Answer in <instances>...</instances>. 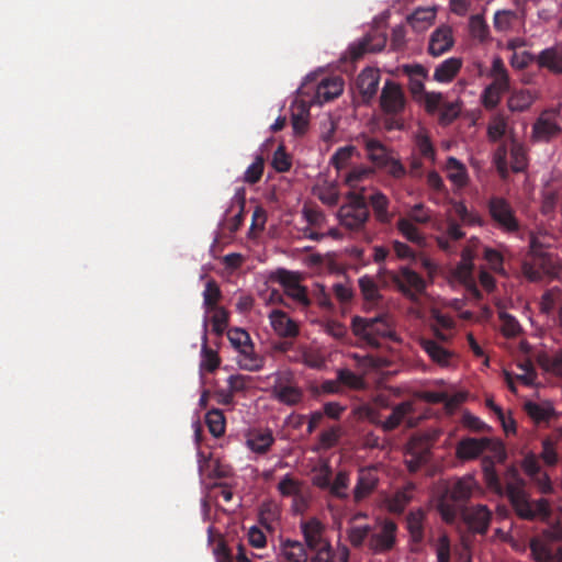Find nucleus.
<instances>
[{
	"label": "nucleus",
	"mask_w": 562,
	"mask_h": 562,
	"mask_svg": "<svg viewBox=\"0 0 562 562\" xmlns=\"http://www.w3.org/2000/svg\"><path fill=\"white\" fill-rule=\"evenodd\" d=\"M497 136L504 137V144L494 157L501 176H506L508 167L516 172L522 170L526 166L525 150L513 127L503 117H494V139Z\"/></svg>",
	"instance_id": "nucleus-1"
},
{
	"label": "nucleus",
	"mask_w": 562,
	"mask_h": 562,
	"mask_svg": "<svg viewBox=\"0 0 562 562\" xmlns=\"http://www.w3.org/2000/svg\"><path fill=\"white\" fill-rule=\"evenodd\" d=\"M477 486L473 476L467 475L458 479L442 495L438 504V510L442 519L453 524L459 519V514L465 508V504Z\"/></svg>",
	"instance_id": "nucleus-2"
},
{
	"label": "nucleus",
	"mask_w": 562,
	"mask_h": 562,
	"mask_svg": "<svg viewBox=\"0 0 562 562\" xmlns=\"http://www.w3.org/2000/svg\"><path fill=\"white\" fill-rule=\"evenodd\" d=\"M351 328L357 337L373 348H379L383 339L396 340L393 323L387 314L371 318L355 316Z\"/></svg>",
	"instance_id": "nucleus-3"
},
{
	"label": "nucleus",
	"mask_w": 562,
	"mask_h": 562,
	"mask_svg": "<svg viewBox=\"0 0 562 562\" xmlns=\"http://www.w3.org/2000/svg\"><path fill=\"white\" fill-rule=\"evenodd\" d=\"M346 200L347 202L338 210L339 223L346 229L359 232L364 228L370 217L363 189L360 191H350L346 195Z\"/></svg>",
	"instance_id": "nucleus-4"
},
{
	"label": "nucleus",
	"mask_w": 562,
	"mask_h": 562,
	"mask_svg": "<svg viewBox=\"0 0 562 562\" xmlns=\"http://www.w3.org/2000/svg\"><path fill=\"white\" fill-rule=\"evenodd\" d=\"M507 495L516 513L521 518H540L546 520L550 516V506L548 501L540 498L536 502H531L521 486H508Z\"/></svg>",
	"instance_id": "nucleus-5"
},
{
	"label": "nucleus",
	"mask_w": 562,
	"mask_h": 562,
	"mask_svg": "<svg viewBox=\"0 0 562 562\" xmlns=\"http://www.w3.org/2000/svg\"><path fill=\"white\" fill-rule=\"evenodd\" d=\"M531 257L524 263V274L530 281H541L543 278H555L560 272L557 259L548 252H542L531 243Z\"/></svg>",
	"instance_id": "nucleus-6"
},
{
	"label": "nucleus",
	"mask_w": 562,
	"mask_h": 562,
	"mask_svg": "<svg viewBox=\"0 0 562 562\" xmlns=\"http://www.w3.org/2000/svg\"><path fill=\"white\" fill-rule=\"evenodd\" d=\"M469 249L462 251V259L451 272V282L463 286L468 300L479 302L482 293L474 277V265Z\"/></svg>",
	"instance_id": "nucleus-7"
},
{
	"label": "nucleus",
	"mask_w": 562,
	"mask_h": 562,
	"mask_svg": "<svg viewBox=\"0 0 562 562\" xmlns=\"http://www.w3.org/2000/svg\"><path fill=\"white\" fill-rule=\"evenodd\" d=\"M397 525L391 519L371 526L368 550L372 554H385L396 544Z\"/></svg>",
	"instance_id": "nucleus-8"
},
{
	"label": "nucleus",
	"mask_w": 562,
	"mask_h": 562,
	"mask_svg": "<svg viewBox=\"0 0 562 562\" xmlns=\"http://www.w3.org/2000/svg\"><path fill=\"white\" fill-rule=\"evenodd\" d=\"M271 280L280 283L284 294L299 306L307 308L311 305L307 289L301 284V274L280 268L271 274Z\"/></svg>",
	"instance_id": "nucleus-9"
},
{
	"label": "nucleus",
	"mask_w": 562,
	"mask_h": 562,
	"mask_svg": "<svg viewBox=\"0 0 562 562\" xmlns=\"http://www.w3.org/2000/svg\"><path fill=\"white\" fill-rule=\"evenodd\" d=\"M385 273L406 297L416 299L426 289L424 278L409 267L403 266L397 271H385Z\"/></svg>",
	"instance_id": "nucleus-10"
},
{
	"label": "nucleus",
	"mask_w": 562,
	"mask_h": 562,
	"mask_svg": "<svg viewBox=\"0 0 562 562\" xmlns=\"http://www.w3.org/2000/svg\"><path fill=\"white\" fill-rule=\"evenodd\" d=\"M425 110L434 114L439 112V123L441 125L451 124L460 114L461 104L459 101L447 102L440 92H427L424 95Z\"/></svg>",
	"instance_id": "nucleus-11"
},
{
	"label": "nucleus",
	"mask_w": 562,
	"mask_h": 562,
	"mask_svg": "<svg viewBox=\"0 0 562 562\" xmlns=\"http://www.w3.org/2000/svg\"><path fill=\"white\" fill-rule=\"evenodd\" d=\"M406 105V98L402 87L387 79L382 88L380 94V106L382 111L387 115L401 114Z\"/></svg>",
	"instance_id": "nucleus-12"
},
{
	"label": "nucleus",
	"mask_w": 562,
	"mask_h": 562,
	"mask_svg": "<svg viewBox=\"0 0 562 562\" xmlns=\"http://www.w3.org/2000/svg\"><path fill=\"white\" fill-rule=\"evenodd\" d=\"M271 395L278 402L294 406L303 400V391L291 382L289 374L277 373L274 384L271 387Z\"/></svg>",
	"instance_id": "nucleus-13"
},
{
	"label": "nucleus",
	"mask_w": 562,
	"mask_h": 562,
	"mask_svg": "<svg viewBox=\"0 0 562 562\" xmlns=\"http://www.w3.org/2000/svg\"><path fill=\"white\" fill-rule=\"evenodd\" d=\"M560 109L543 111L532 126V137L538 142H548L561 132Z\"/></svg>",
	"instance_id": "nucleus-14"
},
{
	"label": "nucleus",
	"mask_w": 562,
	"mask_h": 562,
	"mask_svg": "<svg viewBox=\"0 0 562 562\" xmlns=\"http://www.w3.org/2000/svg\"><path fill=\"white\" fill-rule=\"evenodd\" d=\"M470 530L476 533H484L487 530L491 513L486 506L477 505L474 507H465L459 514Z\"/></svg>",
	"instance_id": "nucleus-15"
},
{
	"label": "nucleus",
	"mask_w": 562,
	"mask_h": 562,
	"mask_svg": "<svg viewBox=\"0 0 562 562\" xmlns=\"http://www.w3.org/2000/svg\"><path fill=\"white\" fill-rule=\"evenodd\" d=\"M386 44V37L383 34H368L362 40L350 45L348 53L352 61L362 58L367 53L381 52Z\"/></svg>",
	"instance_id": "nucleus-16"
},
{
	"label": "nucleus",
	"mask_w": 562,
	"mask_h": 562,
	"mask_svg": "<svg viewBox=\"0 0 562 562\" xmlns=\"http://www.w3.org/2000/svg\"><path fill=\"white\" fill-rule=\"evenodd\" d=\"M380 83V72L367 67L357 77L356 85L364 103H369L376 94Z\"/></svg>",
	"instance_id": "nucleus-17"
},
{
	"label": "nucleus",
	"mask_w": 562,
	"mask_h": 562,
	"mask_svg": "<svg viewBox=\"0 0 562 562\" xmlns=\"http://www.w3.org/2000/svg\"><path fill=\"white\" fill-rule=\"evenodd\" d=\"M270 325L282 338H295L300 334L299 324L281 310H272L269 314Z\"/></svg>",
	"instance_id": "nucleus-18"
},
{
	"label": "nucleus",
	"mask_w": 562,
	"mask_h": 562,
	"mask_svg": "<svg viewBox=\"0 0 562 562\" xmlns=\"http://www.w3.org/2000/svg\"><path fill=\"white\" fill-rule=\"evenodd\" d=\"M379 477L373 468L360 469L357 484L353 490V499L356 503L367 498L378 486Z\"/></svg>",
	"instance_id": "nucleus-19"
},
{
	"label": "nucleus",
	"mask_w": 562,
	"mask_h": 562,
	"mask_svg": "<svg viewBox=\"0 0 562 562\" xmlns=\"http://www.w3.org/2000/svg\"><path fill=\"white\" fill-rule=\"evenodd\" d=\"M491 438H464L457 445L456 454L460 460H472L483 453L491 445Z\"/></svg>",
	"instance_id": "nucleus-20"
},
{
	"label": "nucleus",
	"mask_w": 562,
	"mask_h": 562,
	"mask_svg": "<svg viewBox=\"0 0 562 562\" xmlns=\"http://www.w3.org/2000/svg\"><path fill=\"white\" fill-rule=\"evenodd\" d=\"M420 346L429 358L440 367H449L454 359V353L435 339L423 338Z\"/></svg>",
	"instance_id": "nucleus-21"
},
{
	"label": "nucleus",
	"mask_w": 562,
	"mask_h": 562,
	"mask_svg": "<svg viewBox=\"0 0 562 562\" xmlns=\"http://www.w3.org/2000/svg\"><path fill=\"white\" fill-rule=\"evenodd\" d=\"M452 30L448 25L436 29L429 40L428 52L432 56H440L453 46Z\"/></svg>",
	"instance_id": "nucleus-22"
},
{
	"label": "nucleus",
	"mask_w": 562,
	"mask_h": 562,
	"mask_svg": "<svg viewBox=\"0 0 562 562\" xmlns=\"http://www.w3.org/2000/svg\"><path fill=\"white\" fill-rule=\"evenodd\" d=\"M344 90V81L339 77L323 79L316 87L315 101L318 103L329 102L338 98Z\"/></svg>",
	"instance_id": "nucleus-23"
},
{
	"label": "nucleus",
	"mask_w": 562,
	"mask_h": 562,
	"mask_svg": "<svg viewBox=\"0 0 562 562\" xmlns=\"http://www.w3.org/2000/svg\"><path fill=\"white\" fill-rule=\"evenodd\" d=\"M301 529H302L306 546L311 550H315V549L322 547L324 543H329L328 541L324 540V538H323L324 526L322 525V522L318 519L311 518L306 521H303L301 524Z\"/></svg>",
	"instance_id": "nucleus-24"
},
{
	"label": "nucleus",
	"mask_w": 562,
	"mask_h": 562,
	"mask_svg": "<svg viewBox=\"0 0 562 562\" xmlns=\"http://www.w3.org/2000/svg\"><path fill=\"white\" fill-rule=\"evenodd\" d=\"M539 94L531 89H515L510 92L507 106L512 112H522L531 106Z\"/></svg>",
	"instance_id": "nucleus-25"
},
{
	"label": "nucleus",
	"mask_w": 562,
	"mask_h": 562,
	"mask_svg": "<svg viewBox=\"0 0 562 562\" xmlns=\"http://www.w3.org/2000/svg\"><path fill=\"white\" fill-rule=\"evenodd\" d=\"M413 403L409 401L395 405L391 415L383 422L371 418V422L381 426L384 431H391L400 426L404 418L413 412Z\"/></svg>",
	"instance_id": "nucleus-26"
},
{
	"label": "nucleus",
	"mask_w": 562,
	"mask_h": 562,
	"mask_svg": "<svg viewBox=\"0 0 562 562\" xmlns=\"http://www.w3.org/2000/svg\"><path fill=\"white\" fill-rule=\"evenodd\" d=\"M537 63L554 74H562V43L543 49L538 55Z\"/></svg>",
	"instance_id": "nucleus-27"
},
{
	"label": "nucleus",
	"mask_w": 562,
	"mask_h": 562,
	"mask_svg": "<svg viewBox=\"0 0 562 562\" xmlns=\"http://www.w3.org/2000/svg\"><path fill=\"white\" fill-rule=\"evenodd\" d=\"M303 483L294 479L292 475H284L278 483V491L282 496L294 498V505L299 507V504H305L304 495L302 492Z\"/></svg>",
	"instance_id": "nucleus-28"
},
{
	"label": "nucleus",
	"mask_w": 562,
	"mask_h": 562,
	"mask_svg": "<svg viewBox=\"0 0 562 562\" xmlns=\"http://www.w3.org/2000/svg\"><path fill=\"white\" fill-rule=\"evenodd\" d=\"M368 201L373 209L378 222L383 224L391 223L393 214L389 211L390 200L384 193L381 191H374L369 198H367V202Z\"/></svg>",
	"instance_id": "nucleus-29"
},
{
	"label": "nucleus",
	"mask_w": 562,
	"mask_h": 562,
	"mask_svg": "<svg viewBox=\"0 0 562 562\" xmlns=\"http://www.w3.org/2000/svg\"><path fill=\"white\" fill-rule=\"evenodd\" d=\"M422 398L430 404L442 403L445 404L446 409L451 413L464 401V395L456 394L450 396L448 393L441 391H424Z\"/></svg>",
	"instance_id": "nucleus-30"
},
{
	"label": "nucleus",
	"mask_w": 562,
	"mask_h": 562,
	"mask_svg": "<svg viewBox=\"0 0 562 562\" xmlns=\"http://www.w3.org/2000/svg\"><path fill=\"white\" fill-rule=\"evenodd\" d=\"M494 222H497L499 227L505 232H513L517 229L518 224L514 217L510 207L503 201L494 200Z\"/></svg>",
	"instance_id": "nucleus-31"
},
{
	"label": "nucleus",
	"mask_w": 562,
	"mask_h": 562,
	"mask_svg": "<svg viewBox=\"0 0 562 562\" xmlns=\"http://www.w3.org/2000/svg\"><path fill=\"white\" fill-rule=\"evenodd\" d=\"M213 553L217 562H251L247 558L246 549L241 543L237 546V553L234 555L223 539L217 542Z\"/></svg>",
	"instance_id": "nucleus-32"
},
{
	"label": "nucleus",
	"mask_w": 562,
	"mask_h": 562,
	"mask_svg": "<svg viewBox=\"0 0 562 562\" xmlns=\"http://www.w3.org/2000/svg\"><path fill=\"white\" fill-rule=\"evenodd\" d=\"M364 148L368 158L378 168L387 164L389 159L392 157L389 149L380 140L374 138H367L364 142Z\"/></svg>",
	"instance_id": "nucleus-33"
},
{
	"label": "nucleus",
	"mask_w": 562,
	"mask_h": 562,
	"mask_svg": "<svg viewBox=\"0 0 562 562\" xmlns=\"http://www.w3.org/2000/svg\"><path fill=\"white\" fill-rule=\"evenodd\" d=\"M462 60L458 57H450L439 64L434 72V79L438 82H450L460 71Z\"/></svg>",
	"instance_id": "nucleus-34"
},
{
	"label": "nucleus",
	"mask_w": 562,
	"mask_h": 562,
	"mask_svg": "<svg viewBox=\"0 0 562 562\" xmlns=\"http://www.w3.org/2000/svg\"><path fill=\"white\" fill-rule=\"evenodd\" d=\"M464 237V233L462 232L460 225L451 221L448 223L447 232L445 235L437 237V244L440 249L445 250L448 254L454 252L456 247L454 243L462 239Z\"/></svg>",
	"instance_id": "nucleus-35"
},
{
	"label": "nucleus",
	"mask_w": 562,
	"mask_h": 562,
	"mask_svg": "<svg viewBox=\"0 0 562 562\" xmlns=\"http://www.w3.org/2000/svg\"><path fill=\"white\" fill-rule=\"evenodd\" d=\"M274 442V438L272 436L271 430L266 429L263 431H254L249 435L247 439L248 448L256 453H266L272 443Z\"/></svg>",
	"instance_id": "nucleus-36"
},
{
	"label": "nucleus",
	"mask_w": 562,
	"mask_h": 562,
	"mask_svg": "<svg viewBox=\"0 0 562 562\" xmlns=\"http://www.w3.org/2000/svg\"><path fill=\"white\" fill-rule=\"evenodd\" d=\"M310 106L303 102H295L292 108V127L295 134H304L308 126Z\"/></svg>",
	"instance_id": "nucleus-37"
},
{
	"label": "nucleus",
	"mask_w": 562,
	"mask_h": 562,
	"mask_svg": "<svg viewBox=\"0 0 562 562\" xmlns=\"http://www.w3.org/2000/svg\"><path fill=\"white\" fill-rule=\"evenodd\" d=\"M281 553L286 562H306L307 554L304 544L296 540H285L281 543Z\"/></svg>",
	"instance_id": "nucleus-38"
},
{
	"label": "nucleus",
	"mask_w": 562,
	"mask_h": 562,
	"mask_svg": "<svg viewBox=\"0 0 562 562\" xmlns=\"http://www.w3.org/2000/svg\"><path fill=\"white\" fill-rule=\"evenodd\" d=\"M436 18L434 8H418L409 16L408 23L418 32L427 29Z\"/></svg>",
	"instance_id": "nucleus-39"
},
{
	"label": "nucleus",
	"mask_w": 562,
	"mask_h": 562,
	"mask_svg": "<svg viewBox=\"0 0 562 562\" xmlns=\"http://www.w3.org/2000/svg\"><path fill=\"white\" fill-rule=\"evenodd\" d=\"M238 351L240 353L238 362L243 369L248 371H259L263 368L265 358L254 351V345L251 341L249 342V349L240 348Z\"/></svg>",
	"instance_id": "nucleus-40"
},
{
	"label": "nucleus",
	"mask_w": 562,
	"mask_h": 562,
	"mask_svg": "<svg viewBox=\"0 0 562 562\" xmlns=\"http://www.w3.org/2000/svg\"><path fill=\"white\" fill-rule=\"evenodd\" d=\"M238 351L240 353L238 362L243 369L248 371H259L263 368L265 358L254 351V345L251 341L249 342V349L240 348Z\"/></svg>",
	"instance_id": "nucleus-41"
},
{
	"label": "nucleus",
	"mask_w": 562,
	"mask_h": 562,
	"mask_svg": "<svg viewBox=\"0 0 562 562\" xmlns=\"http://www.w3.org/2000/svg\"><path fill=\"white\" fill-rule=\"evenodd\" d=\"M522 42L520 40H514L508 43V49L513 50L512 55L509 56L512 66L518 69H521L529 65L533 56L525 50V49H517L521 48Z\"/></svg>",
	"instance_id": "nucleus-42"
},
{
	"label": "nucleus",
	"mask_w": 562,
	"mask_h": 562,
	"mask_svg": "<svg viewBox=\"0 0 562 562\" xmlns=\"http://www.w3.org/2000/svg\"><path fill=\"white\" fill-rule=\"evenodd\" d=\"M205 424L209 431L215 437L220 438L225 432L226 419L221 409L213 408L205 415Z\"/></svg>",
	"instance_id": "nucleus-43"
},
{
	"label": "nucleus",
	"mask_w": 562,
	"mask_h": 562,
	"mask_svg": "<svg viewBox=\"0 0 562 562\" xmlns=\"http://www.w3.org/2000/svg\"><path fill=\"white\" fill-rule=\"evenodd\" d=\"M447 177L451 182L458 187H463L467 183L468 176L467 169L457 158L449 157L447 159Z\"/></svg>",
	"instance_id": "nucleus-44"
},
{
	"label": "nucleus",
	"mask_w": 562,
	"mask_h": 562,
	"mask_svg": "<svg viewBox=\"0 0 562 562\" xmlns=\"http://www.w3.org/2000/svg\"><path fill=\"white\" fill-rule=\"evenodd\" d=\"M218 366L220 358L217 356V352L209 348L207 346L206 323H204L201 368L206 370L207 372H214L218 368Z\"/></svg>",
	"instance_id": "nucleus-45"
},
{
	"label": "nucleus",
	"mask_w": 562,
	"mask_h": 562,
	"mask_svg": "<svg viewBox=\"0 0 562 562\" xmlns=\"http://www.w3.org/2000/svg\"><path fill=\"white\" fill-rule=\"evenodd\" d=\"M536 358L540 367L546 372L562 378V351L557 353L554 357H550L547 353L538 352L536 355Z\"/></svg>",
	"instance_id": "nucleus-46"
},
{
	"label": "nucleus",
	"mask_w": 562,
	"mask_h": 562,
	"mask_svg": "<svg viewBox=\"0 0 562 562\" xmlns=\"http://www.w3.org/2000/svg\"><path fill=\"white\" fill-rule=\"evenodd\" d=\"M337 378L339 380L342 391L345 389L362 390L366 386L363 378L361 375L356 374L349 369H339L337 371Z\"/></svg>",
	"instance_id": "nucleus-47"
},
{
	"label": "nucleus",
	"mask_w": 562,
	"mask_h": 562,
	"mask_svg": "<svg viewBox=\"0 0 562 562\" xmlns=\"http://www.w3.org/2000/svg\"><path fill=\"white\" fill-rule=\"evenodd\" d=\"M407 529L414 542H420L424 539V513L422 510L412 512L408 514Z\"/></svg>",
	"instance_id": "nucleus-48"
},
{
	"label": "nucleus",
	"mask_w": 562,
	"mask_h": 562,
	"mask_svg": "<svg viewBox=\"0 0 562 562\" xmlns=\"http://www.w3.org/2000/svg\"><path fill=\"white\" fill-rule=\"evenodd\" d=\"M525 408L528 415L536 422L544 420L553 413V408L548 402H528Z\"/></svg>",
	"instance_id": "nucleus-49"
},
{
	"label": "nucleus",
	"mask_w": 562,
	"mask_h": 562,
	"mask_svg": "<svg viewBox=\"0 0 562 562\" xmlns=\"http://www.w3.org/2000/svg\"><path fill=\"white\" fill-rule=\"evenodd\" d=\"M222 299V292L215 280L211 279L206 282L203 291V304L206 310L217 308V303Z\"/></svg>",
	"instance_id": "nucleus-50"
},
{
	"label": "nucleus",
	"mask_w": 562,
	"mask_h": 562,
	"mask_svg": "<svg viewBox=\"0 0 562 562\" xmlns=\"http://www.w3.org/2000/svg\"><path fill=\"white\" fill-rule=\"evenodd\" d=\"M371 526H352L347 530V537L353 548H361L364 543L368 546Z\"/></svg>",
	"instance_id": "nucleus-51"
},
{
	"label": "nucleus",
	"mask_w": 562,
	"mask_h": 562,
	"mask_svg": "<svg viewBox=\"0 0 562 562\" xmlns=\"http://www.w3.org/2000/svg\"><path fill=\"white\" fill-rule=\"evenodd\" d=\"M397 229L407 240L419 245L423 244L424 237L409 218L401 217L397 221Z\"/></svg>",
	"instance_id": "nucleus-52"
},
{
	"label": "nucleus",
	"mask_w": 562,
	"mask_h": 562,
	"mask_svg": "<svg viewBox=\"0 0 562 562\" xmlns=\"http://www.w3.org/2000/svg\"><path fill=\"white\" fill-rule=\"evenodd\" d=\"M349 486V474L346 471H339L328 487L330 494L339 499L348 498L346 490Z\"/></svg>",
	"instance_id": "nucleus-53"
},
{
	"label": "nucleus",
	"mask_w": 562,
	"mask_h": 562,
	"mask_svg": "<svg viewBox=\"0 0 562 562\" xmlns=\"http://www.w3.org/2000/svg\"><path fill=\"white\" fill-rule=\"evenodd\" d=\"M469 29L471 35L480 42L487 38L488 25L482 14H474L470 18Z\"/></svg>",
	"instance_id": "nucleus-54"
},
{
	"label": "nucleus",
	"mask_w": 562,
	"mask_h": 562,
	"mask_svg": "<svg viewBox=\"0 0 562 562\" xmlns=\"http://www.w3.org/2000/svg\"><path fill=\"white\" fill-rule=\"evenodd\" d=\"M518 370L519 372L515 375L517 382L527 386L536 383L537 375L529 359L520 361Z\"/></svg>",
	"instance_id": "nucleus-55"
},
{
	"label": "nucleus",
	"mask_w": 562,
	"mask_h": 562,
	"mask_svg": "<svg viewBox=\"0 0 562 562\" xmlns=\"http://www.w3.org/2000/svg\"><path fill=\"white\" fill-rule=\"evenodd\" d=\"M263 169H265L263 157L257 156L255 158L254 162L246 169L243 180L249 184L257 183L262 177Z\"/></svg>",
	"instance_id": "nucleus-56"
},
{
	"label": "nucleus",
	"mask_w": 562,
	"mask_h": 562,
	"mask_svg": "<svg viewBox=\"0 0 562 562\" xmlns=\"http://www.w3.org/2000/svg\"><path fill=\"white\" fill-rule=\"evenodd\" d=\"M359 288L367 301L376 302L381 297L375 281L369 276L359 279Z\"/></svg>",
	"instance_id": "nucleus-57"
},
{
	"label": "nucleus",
	"mask_w": 562,
	"mask_h": 562,
	"mask_svg": "<svg viewBox=\"0 0 562 562\" xmlns=\"http://www.w3.org/2000/svg\"><path fill=\"white\" fill-rule=\"evenodd\" d=\"M494 93L509 88L508 76L501 60L494 59Z\"/></svg>",
	"instance_id": "nucleus-58"
},
{
	"label": "nucleus",
	"mask_w": 562,
	"mask_h": 562,
	"mask_svg": "<svg viewBox=\"0 0 562 562\" xmlns=\"http://www.w3.org/2000/svg\"><path fill=\"white\" fill-rule=\"evenodd\" d=\"M212 311L214 312L211 318L212 329L217 336H221L228 326V312L224 307L213 308Z\"/></svg>",
	"instance_id": "nucleus-59"
},
{
	"label": "nucleus",
	"mask_w": 562,
	"mask_h": 562,
	"mask_svg": "<svg viewBox=\"0 0 562 562\" xmlns=\"http://www.w3.org/2000/svg\"><path fill=\"white\" fill-rule=\"evenodd\" d=\"M331 469L327 463H323L315 470L312 482L315 486L322 490H328L331 481Z\"/></svg>",
	"instance_id": "nucleus-60"
},
{
	"label": "nucleus",
	"mask_w": 562,
	"mask_h": 562,
	"mask_svg": "<svg viewBox=\"0 0 562 562\" xmlns=\"http://www.w3.org/2000/svg\"><path fill=\"white\" fill-rule=\"evenodd\" d=\"M353 151L355 147L351 145L338 148L331 156V165L338 170L345 168L348 161L351 159Z\"/></svg>",
	"instance_id": "nucleus-61"
},
{
	"label": "nucleus",
	"mask_w": 562,
	"mask_h": 562,
	"mask_svg": "<svg viewBox=\"0 0 562 562\" xmlns=\"http://www.w3.org/2000/svg\"><path fill=\"white\" fill-rule=\"evenodd\" d=\"M272 166L278 172H285L290 170L292 166L291 158L286 154L283 145H280L274 151Z\"/></svg>",
	"instance_id": "nucleus-62"
},
{
	"label": "nucleus",
	"mask_w": 562,
	"mask_h": 562,
	"mask_svg": "<svg viewBox=\"0 0 562 562\" xmlns=\"http://www.w3.org/2000/svg\"><path fill=\"white\" fill-rule=\"evenodd\" d=\"M227 337H228L231 344L236 349H238V350L240 348L249 349V342L251 340H250L249 334L245 329H241V328L229 329L227 333Z\"/></svg>",
	"instance_id": "nucleus-63"
},
{
	"label": "nucleus",
	"mask_w": 562,
	"mask_h": 562,
	"mask_svg": "<svg viewBox=\"0 0 562 562\" xmlns=\"http://www.w3.org/2000/svg\"><path fill=\"white\" fill-rule=\"evenodd\" d=\"M530 548L536 562H554L549 548H546L540 540H531Z\"/></svg>",
	"instance_id": "nucleus-64"
}]
</instances>
